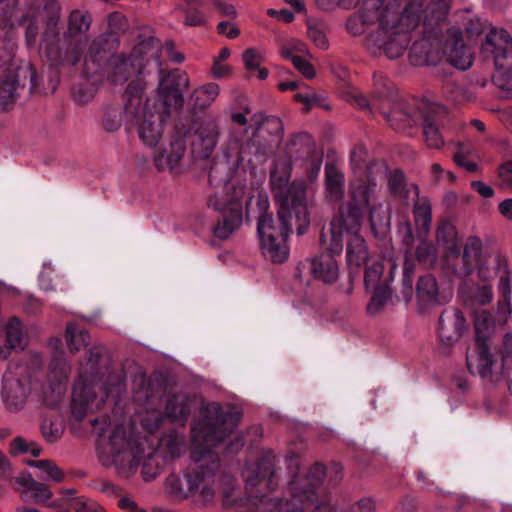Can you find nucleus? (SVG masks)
I'll list each match as a JSON object with an SVG mask.
<instances>
[{"instance_id":"42","label":"nucleus","mask_w":512,"mask_h":512,"mask_svg":"<svg viewBox=\"0 0 512 512\" xmlns=\"http://www.w3.org/2000/svg\"><path fill=\"white\" fill-rule=\"evenodd\" d=\"M492 81L507 97H512V63L507 62L503 67L495 65Z\"/></svg>"},{"instance_id":"3","label":"nucleus","mask_w":512,"mask_h":512,"mask_svg":"<svg viewBox=\"0 0 512 512\" xmlns=\"http://www.w3.org/2000/svg\"><path fill=\"white\" fill-rule=\"evenodd\" d=\"M237 424L234 413L212 403L204 417L192 426L191 462L184 471V481H188L187 492L199 508L210 506L216 497L219 461L211 448L230 435Z\"/></svg>"},{"instance_id":"47","label":"nucleus","mask_w":512,"mask_h":512,"mask_svg":"<svg viewBox=\"0 0 512 512\" xmlns=\"http://www.w3.org/2000/svg\"><path fill=\"white\" fill-rule=\"evenodd\" d=\"M415 257L419 263L425 266H432L437 261V249L432 242L423 238L416 246Z\"/></svg>"},{"instance_id":"2","label":"nucleus","mask_w":512,"mask_h":512,"mask_svg":"<svg viewBox=\"0 0 512 512\" xmlns=\"http://www.w3.org/2000/svg\"><path fill=\"white\" fill-rule=\"evenodd\" d=\"M423 0H410L401 9L396 0H363L358 11L346 21L352 36L366 34L365 44L374 55L397 59L410 42L409 26L417 25Z\"/></svg>"},{"instance_id":"52","label":"nucleus","mask_w":512,"mask_h":512,"mask_svg":"<svg viewBox=\"0 0 512 512\" xmlns=\"http://www.w3.org/2000/svg\"><path fill=\"white\" fill-rule=\"evenodd\" d=\"M369 292L372 293L371 300L367 305V310L370 314L378 313L392 295L389 287L374 289Z\"/></svg>"},{"instance_id":"4","label":"nucleus","mask_w":512,"mask_h":512,"mask_svg":"<svg viewBox=\"0 0 512 512\" xmlns=\"http://www.w3.org/2000/svg\"><path fill=\"white\" fill-rule=\"evenodd\" d=\"M117 47H101V41L96 42L85 57L84 65L87 73L95 74L107 67V73L115 84H122L132 76L143 73L149 62L154 59L160 65L159 47L150 42H142L135 46L131 53L113 54Z\"/></svg>"},{"instance_id":"7","label":"nucleus","mask_w":512,"mask_h":512,"mask_svg":"<svg viewBox=\"0 0 512 512\" xmlns=\"http://www.w3.org/2000/svg\"><path fill=\"white\" fill-rule=\"evenodd\" d=\"M145 83L136 78L126 89L125 115L127 121L136 127L141 141L150 147L156 146L164 133V124L168 120V112L164 104L158 109L145 101L142 103V92Z\"/></svg>"},{"instance_id":"63","label":"nucleus","mask_w":512,"mask_h":512,"mask_svg":"<svg viewBox=\"0 0 512 512\" xmlns=\"http://www.w3.org/2000/svg\"><path fill=\"white\" fill-rule=\"evenodd\" d=\"M39 33V21L38 19L31 17L28 21L25 30V38L28 46H34L36 43V38Z\"/></svg>"},{"instance_id":"10","label":"nucleus","mask_w":512,"mask_h":512,"mask_svg":"<svg viewBox=\"0 0 512 512\" xmlns=\"http://www.w3.org/2000/svg\"><path fill=\"white\" fill-rule=\"evenodd\" d=\"M142 445L143 441L133 438L123 425L117 426L100 448V461L104 466L113 467L120 477L130 478L140 466Z\"/></svg>"},{"instance_id":"13","label":"nucleus","mask_w":512,"mask_h":512,"mask_svg":"<svg viewBox=\"0 0 512 512\" xmlns=\"http://www.w3.org/2000/svg\"><path fill=\"white\" fill-rule=\"evenodd\" d=\"M325 478V467L314 464L305 477H296L290 482L291 498L285 505L284 512H312L316 504L324 499H331L319 488Z\"/></svg>"},{"instance_id":"53","label":"nucleus","mask_w":512,"mask_h":512,"mask_svg":"<svg viewBox=\"0 0 512 512\" xmlns=\"http://www.w3.org/2000/svg\"><path fill=\"white\" fill-rule=\"evenodd\" d=\"M23 63L25 62H16L14 47L8 45H0V67L5 68V73L17 72V67H21Z\"/></svg>"},{"instance_id":"22","label":"nucleus","mask_w":512,"mask_h":512,"mask_svg":"<svg viewBox=\"0 0 512 512\" xmlns=\"http://www.w3.org/2000/svg\"><path fill=\"white\" fill-rule=\"evenodd\" d=\"M443 37L442 56L446 55L448 62L457 69H469L473 64L474 57L471 49L463 42L460 29H447Z\"/></svg>"},{"instance_id":"54","label":"nucleus","mask_w":512,"mask_h":512,"mask_svg":"<svg viewBox=\"0 0 512 512\" xmlns=\"http://www.w3.org/2000/svg\"><path fill=\"white\" fill-rule=\"evenodd\" d=\"M41 432L44 438L48 442L52 443L61 437L63 433V428L59 421L44 419L41 424Z\"/></svg>"},{"instance_id":"32","label":"nucleus","mask_w":512,"mask_h":512,"mask_svg":"<svg viewBox=\"0 0 512 512\" xmlns=\"http://www.w3.org/2000/svg\"><path fill=\"white\" fill-rule=\"evenodd\" d=\"M140 465H142V476L145 481L155 479L160 474L163 466L158 453L146 445L145 441H143L140 452Z\"/></svg>"},{"instance_id":"43","label":"nucleus","mask_w":512,"mask_h":512,"mask_svg":"<svg viewBox=\"0 0 512 512\" xmlns=\"http://www.w3.org/2000/svg\"><path fill=\"white\" fill-rule=\"evenodd\" d=\"M188 481H184V476L181 478L176 474L169 475L165 480V490L168 494L178 500L191 499Z\"/></svg>"},{"instance_id":"46","label":"nucleus","mask_w":512,"mask_h":512,"mask_svg":"<svg viewBox=\"0 0 512 512\" xmlns=\"http://www.w3.org/2000/svg\"><path fill=\"white\" fill-rule=\"evenodd\" d=\"M457 231L455 226L447 221H442L436 231L437 242L443 244L448 250H454L456 248Z\"/></svg>"},{"instance_id":"60","label":"nucleus","mask_w":512,"mask_h":512,"mask_svg":"<svg viewBox=\"0 0 512 512\" xmlns=\"http://www.w3.org/2000/svg\"><path fill=\"white\" fill-rule=\"evenodd\" d=\"M293 66L307 79H313L316 76V71L313 65L302 56L294 57L291 61Z\"/></svg>"},{"instance_id":"59","label":"nucleus","mask_w":512,"mask_h":512,"mask_svg":"<svg viewBox=\"0 0 512 512\" xmlns=\"http://www.w3.org/2000/svg\"><path fill=\"white\" fill-rule=\"evenodd\" d=\"M367 151L363 146H356L351 151V165L354 173L361 172L365 166Z\"/></svg>"},{"instance_id":"50","label":"nucleus","mask_w":512,"mask_h":512,"mask_svg":"<svg viewBox=\"0 0 512 512\" xmlns=\"http://www.w3.org/2000/svg\"><path fill=\"white\" fill-rule=\"evenodd\" d=\"M122 124V110L120 107H107L102 117V126L107 132L117 131Z\"/></svg>"},{"instance_id":"11","label":"nucleus","mask_w":512,"mask_h":512,"mask_svg":"<svg viewBox=\"0 0 512 512\" xmlns=\"http://www.w3.org/2000/svg\"><path fill=\"white\" fill-rule=\"evenodd\" d=\"M482 242L479 238L471 237L468 239L464 246L463 261L464 269L467 274H470L475 268L478 269L479 277L484 281H490L494 275H497L498 290L504 298L505 302L510 305L512 297V282L511 271L509 269L508 261L504 256L496 254L491 256L488 267L487 261L482 260Z\"/></svg>"},{"instance_id":"40","label":"nucleus","mask_w":512,"mask_h":512,"mask_svg":"<svg viewBox=\"0 0 512 512\" xmlns=\"http://www.w3.org/2000/svg\"><path fill=\"white\" fill-rule=\"evenodd\" d=\"M27 465L37 468L41 472L40 478L44 481L56 483L64 481V472L51 460H30L27 461Z\"/></svg>"},{"instance_id":"8","label":"nucleus","mask_w":512,"mask_h":512,"mask_svg":"<svg viewBox=\"0 0 512 512\" xmlns=\"http://www.w3.org/2000/svg\"><path fill=\"white\" fill-rule=\"evenodd\" d=\"M360 228L361 222H359L357 209L346 216H335L330 224L329 235L321 233L322 249L340 254L343 250V239L346 236L347 263L350 267H361L368 260L369 252L364 238L359 234Z\"/></svg>"},{"instance_id":"18","label":"nucleus","mask_w":512,"mask_h":512,"mask_svg":"<svg viewBox=\"0 0 512 512\" xmlns=\"http://www.w3.org/2000/svg\"><path fill=\"white\" fill-rule=\"evenodd\" d=\"M481 53L491 58L494 65L512 63V36L503 28L491 27L481 44Z\"/></svg>"},{"instance_id":"16","label":"nucleus","mask_w":512,"mask_h":512,"mask_svg":"<svg viewBox=\"0 0 512 512\" xmlns=\"http://www.w3.org/2000/svg\"><path fill=\"white\" fill-rule=\"evenodd\" d=\"M274 462L275 456L268 454L260 460L255 468H248L245 471L246 490L252 501H263L266 492L274 490L276 485Z\"/></svg>"},{"instance_id":"34","label":"nucleus","mask_w":512,"mask_h":512,"mask_svg":"<svg viewBox=\"0 0 512 512\" xmlns=\"http://www.w3.org/2000/svg\"><path fill=\"white\" fill-rule=\"evenodd\" d=\"M325 186L331 201H340L344 196V175L330 166L325 169Z\"/></svg>"},{"instance_id":"17","label":"nucleus","mask_w":512,"mask_h":512,"mask_svg":"<svg viewBox=\"0 0 512 512\" xmlns=\"http://www.w3.org/2000/svg\"><path fill=\"white\" fill-rule=\"evenodd\" d=\"M423 34V38L412 44L409 60L415 66L435 65L442 58L444 37L433 29L424 28Z\"/></svg>"},{"instance_id":"26","label":"nucleus","mask_w":512,"mask_h":512,"mask_svg":"<svg viewBox=\"0 0 512 512\" xmlns=\"http://www.w3.org/2000/svg\"><path fill=\"white\" fill-rule=\"evenodd\" d=\"M1 398L9 411H19L26 403L28 390L18 379L6 373L2 379Z\"/></svg>"},{"instance_id":"19","label":"nucleus","mask_w":512,"mask_h":512,"mask_svg":"<svg viewBox=\"0 0 512 512\" xmlns=\"http://www.w3.org/2000/svg\"><path fill=\"white\" fill-rule=\"evenodd\" d=\"M187 145L182 136L172 139L168 146L157 151L153 156V162L158 171H169L180 174L186 167Z\"/></svg>"},{"instance_id":"45","label":"nucleus","mask_w":512,"mask_h":512,"mask_svg":"<svg viewBox=\"0 0 512 512\" xmlns=\"http://www.w3.org/2000/svg\"><path fill=\"white\" fill-rule=\"evenodd\" d=\"M423 135L426 144L430 148L439 149L444 145V140L440 132L438 119H430L428 116L424 119Z\"/></svg>"},{"instance_id":"14","label":"nucleus","mask_w":512,"mask_h":512,"mask_svg":"<svg viewBox=\"0 0 512 512\" xmlns=\"http://www.w3.org/2000/svg\"><path fill=\"white\" fill-rule=\"evenodd\" d=\"M343 98L355 103L359 108L368 111H384L386 107L393 106L396 99L394 84L384 75L375 74L370 99H367L356 87H347L342 92Z\"/></svg>"},{"instance_id":"51","label":"nucleus","mask_w":512,"mask_h":512,"mask_svg":"<svg viewBox=\"0 0 512 512\" xmlns=\"http://www.w3.org/2000/svg\"><path fill=\"white\" fill-rule=\"evenodd\" d=\"M381 113L386 117L387 121L397 129L411 127L415 123L411 115L399 108H393L390 112L384 110Z\"/></svg>"},{"instance_id":"38","label":"nucleus","mask_w":512,"mask_h":512,"mask_svg":"<svg viewBox=\"0 0 512 512\" xmlns=\"http://www.w3.org/2000/svg\"><path fill=\"white\" fill-rule=\"evenodd\" d=\"M65 339L71 352L80 351L90 343L88 332L75 323H69L66 326Z\"/></svg>"},{"instance_id":"33","label":"nucleus","mask_w":512,"mask_h":512,"mask_svg":"<svg viewBox=\"0 0 512 512\" xmlns=\"http://www.w3.org/2000/svg\"><path fill=\"white\" fill-rule=\"evenodd\" d=\"M15 481L27 492H31V497L37 502L48 500L53 496L49 486L34 480L29 473H21L15 478Z\"/></svg>"},{"instance_id":"30","label":"nucleus","mask_w":512,"mask_h":512,"mask_svg":"<svg viewBox=\"0 0 512 512\" xmlns=\"http://www.w3.org/2000/svg\"><path fill=\"white\" fill-rule=\"evenodd\" d=\"M186 441L182 434L170 432L160 438L158 453L164 461L180 458L186 452Z\"/></svg>"},{"instance_id":"24","label":"nucleus","mask_w":512,"mask_h":512,"mask_svg":"<svg viewBox=\"0 0 512 512\" xmlns=\"http://www.w3.org/2000/svg\"><path fill=\"white\" fill-rule=\"evenodd\" d=\"M221 134L219 123L214 119L201 122L195 130L192 152L197 158L206 159L215 150Z\"/></svg>"},{"instance_id":"20","label":"nucleus","mask_w":512,"mask_h":512,"mask_svg":"<svg viewBox=\"0 0 512 512\" xmlns=\"http://www.w3.org/2000/svg\"><path fill=\"white\" fill-rule=\"evenodd\" d=\"M466 363L470 373L478 374L483 379L498 382L504 377L502 368L500 371L493 370L494 359L485 339H479L473 350L467 352Z\"/></svg>"},{"instance_id":"28","label":"nucleus","mask_w":512,"mask_h":512,"mask_svg":"<svg viewBox=\"0 0 512 512\" xmlns=\"http://www.w3.org/2000/svg\"><path fill=\"white\" fill-rule=\"evenodd\" d=\"M321 254L320 256L307 260L303 265H308L311 274L325 283H332L337 280L339 275L338 264L334 258L336 253Z\"/></svg>"},{"instance_id":"9","label":"nucleus","mask_w":512,"mask_h":512,"mask_svg":"<svg viewBox=\"0 0 512 512\" xmlns=\"http://www.w3.org/2000/svg\"><path fill=\"white\" fill-rule=\"evenodd\" d=\"M123 390L120 373H111L103 381L96 374H91V379H88L86 370L81 369L80 378L73 388L72 414L77 420H82L87 414L99 410L108 397H118Z\"/></svg>"},{"instance_id":"37","label":"nucleus","mask_w":512,"mask_h":512,"mask_svg":"<svg viewBox=\"0 0 512 512\" xmlns=\"http://www.w3.org/2000/svg\"><path fill=\"white\" fill-rule=\"evenodd\" d=\"M388 187L390 192L400 198H407L409 193H413L415 196L419 194V188L415 184L407 186L405 177L402 171L394 170L389 174Z\"/></svg>"},{"instance_id":"62","label":"nucleus","mask_w":512,"mask_h":512,"mask_svg":"<svg viewBox=\"0 0 512 512\" xmlns=\"http://www.w3.org/2000/svg\"><path fill=\"white\" fill-rule=\"evenodd\" d=\"M413 273H414V265L409 259H406L404 262V267H403L402 284H403L405 293L407 294L408 297H410L412 294Z\"/></svg>"},{"instance_id":"5","label":"nucleus","mask_w":512,"mask_h":512,"mask_svg":"<svg viewBox=\"0 0 512 512\" xmlns=\"http://www.w3.org/2000/svg\"><path fill=\"white\" fill-rule=\"evenodd\" d=\"M254 125L243 130L230 132L225 157L233 166L244 160V154L265 155L279 145L283 135V124L276 116L257 113L253 116Z\"/></svg>"},{"instance_id":"12","label":"nucleus","mask_w":512,"mask_h":512,"mask_svg":"<svg viewBox=\"0 0 512 512\" xmlns=\"http://www.w3.org/2000/svg\"><path fill=\"white\" fill-rule=\"evenodd\" d=\"M226 193L215 192L208 199V206L224 214L222 221L214 227V235L220 239H227L242 224V201L245 196L244 185L235 186L225 179Z\"/></svg>"},{"instance_id":"1","label":"nucleus","mask_w":512,"mask_h":512,"mask_svg":"<svg viewBox=\"0 0 512 512\" xmlns=\"http://www.w3.org/2000/svg\"><path fill=\"white\" fill-rule=\"evenodd\" d=\"M290 170V165L285 164L282 171L277 166L270 175L271 192L278 204L277 219L263 214L257 220L261 253L273 263H283L288 258L287 241L292 228L302 235L310 225L306 185L303 181L289 183Z\"/></svg>"},{"instance_id":"6","label":"nucleus","mask_w":512,"mask_h":512,"mask_svg":"<svg viewBox=\"0 0 512 512\" xmlns=\"http://www.w3.org/2000/svg\"><path fill=\"white\" fill-rule=\"evenodd\" d=\"M59 17H51L41 42V51L54 67L74 66L82 55V47L74 39L85 34L91 25L87 12L74 10L68 18L67 32L60 35Z\"/></svg>"},{"instance_id":"64","label":"nucleus","mask_w":512,"mask_h":512,"mask_svg":"<svg viewBox=\"0 0 512 512\" xmlns=\"http://www.w3.org/2000/svg\"><path fill=\"white\" fill-rule=\"evenodd\" d=\"M118 505L122 510H124L126 512H166L161 509H152V510L143 509V508L139 507V505L134 500H132L131 498H128V497L121 498L118 502Z\"/></svg>"},{"instance_id":"61","label":"nucleus","mask_w":512,"mask_h":512,"mask_svg":"<svg viewBox=\"0 0 512 512\" xmlns=\"http://www.w3.org/2000/svg\"><path fill=\"white\" fill-rule=\"evenodd\" d=\"M502 369L505 372L506 367L512 365V334H505L501 347Z\"/></svg>"},{"instance_id":"55","label":"nucleus","mask_w":512,"mask_h":512,"mask_svg":"<svg viewBox=\"0 0 512 512\" xmlns=\"http://www.w3.org/2000/svg\"><path fill=\"white\" fill-rule=\"evenodd\" d=\"M490 326L491 321L489 313L486 311L479 312L475 319L476 342H478L479 339H485V342H487Z\"/></svg>"},{"instance_id":"15","label":"nucleus","mask_w":512,"mask_h":512,"mask_svg":"<svg viewBox=\"0 0 512 512\" xmlns=\"http://www.w3.org/2000/svg\"><path fill=\"white\" fill-rule=\"evenodd\" d=\"M29 80L30 92L37 88V75L33 65L25 62L17 67V72L5 73L0 77V106L4 110H10L17 102L21 90L26 86L25 81Z\"/></svg>"},{"instance_id":"56","label":"nucleus","mask_w":512,"mask_h":512,"mask_svg":"<svg viewBox=\"0 0 512 512\" xmlns=\"http://www.w3.org/2000/svg\"><path fill=\"white\" fill-rule=\"evenodd\" d=\"M242 60L248 71H254L256 68H259L261 64L262 54L256 48L251 47L243 52Z\"/></svg>"},{"instance_id":"58","label":"nucleus","mask_w":512,"mask_h":512,"mask_svg":"<svg viewBox=\"0 0 512 512\" xmlns=\"http://www.w3.org/2000/svg\"><path fill=\"white\" fill-rule=\"evenodd\" d=\"M467 152L468 149H465L463 145H459L457 151L453 155V160L458 166L463 167L470 172H474L477 170L478 166L475 162L467 159Z\"/></svg>"},{"instance_id":"21","label":"nucleus","mask_w":512,"mask_h":512,"mask_svg":"<svg viewBox=\"0 0 512 512\" xmlns=\"http://www.w3.org/2000/svg\"><path fill=\"white\" fill-rule=\"evenodd\" d=\"M374 165L367 167V181L362 178L355 179L350 185L351 201L346 206H341L336 216H346L352 210L357 209L359 212V222H361L363 209L369 208L370 200L376 189L375 179L370 176Z\"/></svg>"},{"instance_id":"49","label":"nucleus","mask_w":512,"mask_h":512,"mask_svg":"<svg viewBox=\"0 0 512 512\" xmlns=\"http://www.w3.org/2000/svg\"><path fill=\"white\" fill-rule=\"evenodd\" d=\"M280 55L290 61H293L294 57H299L302 55L310 56L307 45L298 39H290L284 42L280 46Z\"/></svg>"},{"instance_id":"23","label":"nucleus","mask_w":512,"mask_h":512,"mask_svg":"<svg viewBox=\"0 0 512 512\" xmlns=\"http://www.w3.org/2000/svg\"><path fill=\"white\" fill-rule=\"evenodd\" d=\"M180 85H188V78L185 74H178V82L176 84L171 80L170 75L162 77L159 81L157 94L147 98L146 102L156 109L161 104H164L168 116H170L171 107L177 108L183 104V93L180 90Z\"/></svg>"},{"instance_id":"41","label":"nucleus","mask_w":512,"mask_h":512,"mask_svg":"<svg viewBox=\"0 0 512 512\" xmlns=\"http://www.w3.org/2000/svg\"><path fill=\"white\" fill-rule=\"evenodd\" d=\"M384 265L381 262H374L365 270L364 284L367 291L389 287V281L384 278Z\"/></svg>"},{"instance_id":"44","label":"nucleus","mask_w":512,"mask_h":512,"mask_svg":"<svg viewBox=\"0 0 512 512\" xmlns=\"http://www.w3.org/2000/svg\"><path fill=\"white\" fill-rule=\"evenodd\" d=\"M417 294L418 297L424 302H435L438 295L436 279L430 274L420 277L417 283Z\"/></svg>"},{"instance_id":"27","label":"nucleus","mask_w":512,"mask_h":512,"mask_svg":"<svg viewBox=\"0 0 512 512\" xmlns=\"http://www.w3.org/2000/svg\"><path fill=\"white\" fill-rule=\"evenodd\" d=\"M449 0H434L429 3L424 11L423 26L427 30H434L445 36L447 29L446 19L449 13Z\"/></svg>"},{"instance_id":"29","label":"nucleus","mask_w":512,"mask_h":512,"mask_svg":"<svg viewBox=\"0 0 512 512\" xmlns=\"http://www.w3.org/2000/svg\"><path fill=\"white\" fill-rule=\"evenodd\" d=\"M69 372L70 366L64 357L56 356L52 359L48 373L50 392L46 397L54 399L64 393Z\"/></svg>"},{"instance_id":"25","label":"nucleus","mask_w":512,"mask_h":512,"mask_svg":"<svg viewBox=\"0 0 512 512\" xmlns=\"http://www.w3.org/2000/svg\"><path fill=\"white\" fill-rule=\"evenodd\" d=\"M465 329L466 320L459 309H447L441 314L438 335L443 344L451 346L456 343Z\"/></svg>"},{"instance_id":"31","label":"nucleus","mask_w":512,"mask_h":512,"mask_svg":"<svg viewBox=\"0 0 512 512\" xmlns=\"http://www.w3.org/2000/svg\"><path fill=\"white\" fill-rule=\"evenodd\" d=\"M5 342L3 346H0V356L4 359L8 357L11 350L24 348L25 332L19 319L12 318L7 323Z\"/></svg>"},{"instance_id":"57","label":"nucleus","mask_w":512,"mask_h":512,"mask_svg":"<svg viewBox=\"0 0 512 512\" xmlns=\"http://www.w3.org/2000/svg\"><path fill=\"white\" fill-rule=\"evenodd\" d=\"M71 508L75 512H105L103 507L95 501L84 498H76L71 503Z\"/></svg>"},{"instance_id":"35","label":"nucleus","mask_w":512,"mask_h":512,"mask_svg":"<svg viewBox=\"0 0 512 512\" xmlns=\"http://www.w3.org/2000/svg\"><path fill=\"white\" fill-rule=\"evenodd\" d=\"M416 197L413 208L415 224L427 235L432 222L431 203L427 197H419V195Z\"/></svg>"},{"instance_id":"36","label":"nucleus","mask_w":512,"mask_h":512,"mask_svg":"<svg viewBox=\"0 0 512 512\" xmlns=\"http://www.w3.org/2000/svg\"><path fill=\"white\" fill-rule=\"evenodd\" d=\"M165 412L174 421H184L190 413L188 397L183 393L174 394L167 401Z\"/></svg>"},{"instance_id":"48","label":"nucleus","mask_w":512,"mask_h":512,"mask_svg":"<svg viewBox=\"0 0 512 512\" xmlns=\"http://www.w3.org/2000/svg\"><path fill=\"white\" fill-rule=\"evenodd\" d=\"M307 35L309 39L320 49L326 50L329 42L326 37L325 28L322 22L317 20L307 21Z\"/></svg>"},{"instance_id":"39","label":"nucleus","mask_w":512,"mask_h":512,"mask_svg":"<svg viewBox=\"0 0 512 512\" xmlns=\"http://www.w3.org/2000/svg\"><path fill=\"white\" fill-rule=\"evenodd\" d=\"M219 92L220 89L216 83H208L195 89L192 93L191 100L196 108L205 109L215 101Z\"/></svg>"}]
</instances>
